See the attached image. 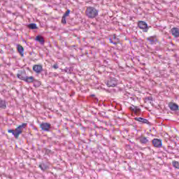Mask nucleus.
I'll list each match as a JSON object with an SVG mask.
<instances>
[{"label":"nucleus","mask_w":179,"mask_h":179,"mask_svg":"<svg viewBox=\"0 0 179 179\" xmlns=\"http://www.w3.org/2000/svg\"><path fill=\"white\" fill-rule=\"evenodd\" d=\"M135 108H136V106L132 105V106L130 107L131 111H134V112L135 111Z\"/></svg>","instance_id":"473e14b6"},{"label":"nucleus","mask_w":179,"mask_h":179,"mask_svg":"<svg viewBox=\"0 0 179 179\" xmlns=\"http://www.w3.org/2000/svg\"><path fill=\"white\" fill-rule=\"evenodd\" d=\"M35 78L34 76H25V83H34L35 80Z\"/></svg>","instance_id":"4468645a"},{"label":"nucleus","mask_w":179,"mask_h":179,"mask_svg":"<svg viewBox=\"0 0 179 179\" xmlns=\"http://www.w3.org/2000/svg\"><path fill=\"white\" fill-rule=\"evenodd\" d=\"M70 14H71V10L67 9L66 11L64 13V14L63 15V16L68 17V16H69Z\"/></svg>","instance_id":"b1692460"},{"label":"nucleus","mask_w":179,"mask_h":179,"mask_svg":"<svg viewBox=\"0 0 179 179\" xmlns=\"http://www.w3.org/2000/svg\"><path fill=\"white\" fill-rule=\"evenodd\" d=\"M136 140L138 141L141 145H147V143H149V139L143 136H138Z\"/></svg>","instance_id":"423d86ee"},{"label":"nucleus","mask_w":179,"mask_h":179,"mask_svg":"<svg viewBox=\"0 0 179 179\" xmlns=\"http://www.w3.org/2000/svg\"><path fill=\"white\" fill-rule=\"evenodd\" d=\"M52 68H54V69H58V68H59V66L57 64H53Z\"/></svg>","instance_id":"2f4dec72"},{"label":"nucleus","mask_w":179,"mask_h":179,"mask_svg":"<svg viewBox=\"0 0 179 179\" xmlns=\"http://www.w3.org/2000/svg\"><path fill=\"white\" fill-rule=\"evenodd\" d=\"M171 153L174 154V152H171Z\"/></svg>","instance_id":"e433bc0d"},{"label":"nucleus","mask_w":179,"mask_h":179,"mask_svg":"<svg viewBox=\"0 0 179 179\" xmlns=\"http://www.w3.org/2000/svg\"><path fill=\"white\" fill-rule=\"evenodd\" d=\"M138 27L143 30V33H148L152 26H149L146 22L141 20L138 22Z\"/></svg>","instance_id":"f03ea898"},{"label":"nucleus","mask_w":179,"mask_h":179,"mask_svg":"<svg viewBox=\"0 0 179 179\" xmlns=\"http://www.w3.org/2000/svg\"><path fill=\"white\" fill-rule=\"evenodd\" d=\"M109 41L111 44H114L115 45H117V43L114 41L113 39L109 38Z\"/></svg>","instance_id":"c85d7f7f"},{"label":"nucleus","mask_w":179,"mask_h":179,"mask_svg":"<svg viewBox=\"0 0 179 179\" xmlns=\"http://www.w3.org/2000/svg\"><path fill=\"white\" fill-rule=\"evenodd\" d=\"M34 85V87H40L41 86V81L35 79L34 80V83H32Z\"/></svg>","instance_id":"f3484780"},{"label":"nucleus","mask_w":179,"mask_h":179,"mask_svg":"<svg viewBox=\"0 0 179 179\" xmlns=\"http://www.w3.org/2000/svg\"><path fill=\"white\" fill-rule=\"evenodd\" d=\"M145 100H148L149 101H153V98L152 96H148L145 98Z\"/></svg>","instance_id":"c756f323"},{"label":"nucleus","mask_w":179,"mask_h":179,"mask_svg":"<svg viewBox=\"0 0 179 179\" xmlns=\"http://www.w3.org/2000/svg\"><path fill=\"white\" fill-rule=\"evenodd\" d=\"M99 115H100V117H104V115H106V113L104 112H99Z\"/></svg>","instance_id":"7c9ffc66"},{"label":"nucleus","mask_w":179,"mask_h":179,"mask_svg":"<svg viewBox=\"0 0 179 179\" xmlns=\"http://www.w3.org/2000/svg\"><path fill=\"white\" fill-rule=\"evenodd\" d=\"M64 71L66 73H72V67H66Z\"/></svg>","instance_id":"5701e85b"},{"label":"nucleus","mask_w":179,"mask_h":179,"mask_svg":"<svg viewBox=\"0 0 179 179\" xmlns=\"http://www.w3.org/2000/svg\"><path fill=\"white\" fill-rule=\"evenodd\" d=\"M117 85V79H115V78H110L106 82V85L108 86V87H115Z\"/></svg>","instance_id":"7ed1b4c3"},{"label":"nucleus","mask_w":179,"mask_h":179,"mask_svg":"<svg viewBox=\"0 0 179 179\" xmlns=\"http://www.w3.org/2000/svg\"><path fill=\"white\" fill-rule=\"evenodd\" d=\"M172 164L175 169H179V162L177 161H173Z\"/></svg>","instance_id":"4be33fe9"},{"label":"nucleus","mask_w":179,"mask_h":179,"mask_svg":"<svg viewBox=\"0 0 179 179\" xmlns=\"http://www.w3.org/2000/svg\"><path fill=\"white\" fill-rule=\"evenodd\" d=\"M134 113H141V108H138V106H136Z\"/></svg>","instance_id":"cd10ccee"},{"label":"nucleus","mask_w":179,"mask_h":179,"mask_svg":"<svg viewBox=\"0 0 179 179\" xmlns=\"http://www.w3.org/2000/svg\"><path fill=\"white\" fill-rule=\"evenodd\" d=\"M169 150H173L174 148L171 147V146H169L168 147Z\"/></svg>","instance_id":"72a5a7b5"},{"label":"nucleus","mask_w":179,"mask_h":179,"mask_svg":"<svg viewBox=\"0 0 179 179\" xmlns=\"http://www.w3.org/2000/svg\"><path fill=\"white\" fill-rule=\"evenodd\" d=\"M17 45H20V44H17Z\"/></svg>","instance_id":"4c0bfd02"},{"label":"nucleus","mask_w":179,"mask_h":179,"mask_svg":"<svg viewBox=\"0 0 179 179\" xmlns=\"http://www.w3.org/2000/svg\"><path fill=\"white\" fill-rule=\"evenodd\" d=\"M27 29H30L31 30H37L38 29V27H37V24L36 23H30L28 25H27Z\"/></svg>","instance_id":"2eb2a0df"},{"label":"nucleus","mask_w":179,"mask_h":179,"mask_svg":"<svg viewBox=\"0 0 179 179\" xmlns=\"http://www.w3.org/2000/svg\"><path fill=\"white\" fill-rule=\"evenodd\" d=\"M130 94H131L130 93H129V92H124V99H128V97H129V95H130Z\"/></svg>","instance_id":"a878e982"},{"label":"nucleus","mask_w":179,"mask_h":179,"mask_svg":"<svg viewBox=\"0 0 179 179\" xmlns=\"http://www.w3.org/2000/svg\"><path fill=\"white\" fill-rule=\"evenodd\" d=\"M92 113L94 114V115H96V114H97V113H94V111H92Z\"/></svg>","instance_id":"f704fd0d"},{"label":"nucleus","mask_w":179,"mask_h":179,"mask_svg":"<svg viewBox=\"0 0 179 179\" xmlns=\"http://www.w3.org/2000/svg\"><path fill=\"white\" fill-rule=\"evenodd\" d=\"M0 108H3V110L6 108V102L1 99H0Z\"/></svg>","instance_id":"6ab92c4d"},{"label":"nucleus","mask_w":179,"mask_h":179,"mask_svg":"<svg viewBox=\"0 0 179 179\" xmlns=\"http://www.w3.org/2000/svg\"><path fill=\"white\" fill-rule=\"evenodd\" d=\"M171 33L175 38H178L179 37V28L173 27L171 29Z\"/></svg>","instance_id":"6e6552de"},{"label":"nucleus","mask_w":179,"mask_h":179,"mask_svg":"<svg viewBox=\"0 0 179 179\" xmlns=\"http://www.w3.org/2000/svg\"><path fill=\"white\" fill-rule=\"evenodd\" d=\"M24 41V43H26V41Z\"/></svg>","instance_id":"ea45409f"},{"label":"nucleus","mask_w":179,"mask_h":179,"mask_svg":"<svg viewBox=\"0 0 179 179\" xmlns=\"http://www.w3.org/2000/svg\"><path fill=\"white\" fill-rule=\"evenodd\" d=\"M134 120L135 121H138L141 124H147L148 125L150 124V122H149L148 119H145L143 117H135Z\"/></svg>","instance_id":"9d476101"},{"label":"nucleus","mask_w":179,"mask_h":179,"mask_svg":"<svg viewBox=\"0 0 179 179\" xmlns=\"http://www.w3.org/2000/svg\"><path fill=\"white\" fill-rule=\"evenodd\" d=\"M17 52L21 57H24V48L22 45H17Z\"/></svg>","instance_id":"f8f14e48"},{"label":"nucleus","mask_w":179,"mask_h":179,"mask_svg":"<svg viewBox=\"0 0 179 179\" xmlns=\"http://www.w3.org/2000/svg\"><path fill=\"white\" fill-rule=\"evenodd\" d=\"M62 24H66V17H65L64 15H63L62 17Z\"/></svg>","instance_id":"393cba45"},{"label":"nucleus","mask_w":179,"mask_h":179,"mask_svg":"<svg viewBox=\"0 0 179 179\" xmlns=\"http://www.w3.org/2000/svg\"><path fill=\"white\" fill-rule=\"evenodd\" d=\"M34 72H36L38 75L41 72H43V66L41 64H34L32 68Z\"/></svg>","instance_id":"39448f33"},{"label":"nucleus","mask_w":179,"mask_h":179,"mask_svg":"<svg viewBox=\"0 0 179 179\" xmlns=\"http://www.w3.org/2000/svg\"><path fill=\"white\" fill-rule=\"evenodd\" d=\"M147 41H148V44L153 45L156 44V42L157 41V38H156V36H150L147 38Z\"/></svg>","instance_id":"9b49d317"},{"label":"nucleus","mask_w":179,"mask_h":179,"mask_svg":"<svg viewBox=\"0 0 179 179\" xmlns=\"http://www.w3.org/2000/svg\"><path fill=\"white\" fill-rule=\"evenodd\" d=\"M35 41H37L38 43H39L41 45H44V43H45L44 38L41 35H37L35 38Z\"/></svg>","instance_id":"1a4fd4ad"},{"label":"nucleus","mask_w":179,"mask_h":179,"mask_svg":"<svg viewBox=\"0 0 179 179\" xmlns=\"http://www.w3.org/2000/svg\"><path fill=\"white\" fill-rule=\"evenodd\" d=\"M41 128L43 131L48 132V131H50V129L51 128V124L47 122L42 123L41 124Z\"/></svg>","instance_id":"0eeeda50"},{"label":"nucleus","mask_w":179,"mask_h":179,"mask_svg":"<svg viewBox=\"0 0 179 179\" xmlns=\"http://www.w3.org/2000/svg\"><path fill=\"white\" fill-rule=\"evenodd\" d=\"M95 135H96V136H97V132L96 131H95Z\"/></svg>","instance_id":"c9c22d12"},{"label":"nucleus","mask_w":179,"mask_h":179,"mask_svg":"<svg viewBox=\"0 0 179 179\" xmlns=\"http://www.w3.org/2000/svg\"><path fill=\"white\" fill-rule=\"evenodd\" d=\"M152 145H153L154 148H162V146H163L162 140H160L159 138H154L152 140Z\"/></svg>","instance_id":"20e7f679"},{"label":"nucleus","mask_w":179,"mask_h":179,"mask_svg":"<svg viewBox=\"0 0 179 179\" xmlns=\"http://www.w3.org/2000/svg\"><path fill=\"white\" fill-rule=\"evenodd\" d=\"M169 107L171 111H178V105L177 103H169Z\"/></svg>","instance_id":"ddd939ff"},{"label":"nucleus","mask_w":179,"mask_h":179,"mask_svg":"<svg viewBox=\"0 0 179 179\" xmlns=\"http://www.w3.org/2000/svg\"><path fill=\"white\" fill-rule=\"evenodd\" d=\"M1 52H3V51L1 50Z\"/></svg>","instance_id":"58836bf2"},{"label":"nucleus","mask_w":179,"mask_h":179,"mask_svg":"<svg viewBox=\"0 0 179 179\" xmlns=\"http://www.w3.org/2000/svg\"><path fill=\"white\" fill-rule=\"evenodd\" d=\"M8 134H12L13 136H15V129H8Z\"/></svg>","instance_id":"bb28decb"},{"label":"nucleus","mask_w":179,"mask_h":179,"mask_svg":"<svg viewBox=\"0 0 179 179\" xmlns=\"http://www.w3.org/2000/svg\"><path fill=\"white\" fill-rule=\"evenodd\" d=\"M38 167L40 169L42 170V171H45V170L48 169V166L45 163H41V164H39Z\"/></svg>","instance_id":"a211bd4d"},{"label":"nucleus","mask_w":179,"mask_h":179,"mask_svg":"<svg viewBox=\"0 0 179 179\" xmlns=\"http://www.w3.org/2000/svg\"><path fill=\"white\" fill-rule=\"evenodd\" d=\"M26 127H27V123H22V124L19 125L17 129L22 131V129H23V128H26Z\"/></svg>","instance_id":"aec40b11"},{"label":"nucleus","mask_w":179,"mask_h":179,"mask_svg":"<svg viewBox=\"0 0 179 179\" xmlns=\"http://www.w3.org/2000/svg\"><path fill=\"white\" fill-rule=\"evenodd\" d=\"M85 15L89 19H94L99 16V9L94 6H87Z\"/></svg>","instance_id":"f257e3e1"},{"label":"nucleus","mask_w":179,"mask_h":179,"mask_svg":"<svg viewBox=\"0 0 179 179\" xmlns=\"http://www.w3.org/2000/svg\"><path fill=\"white\" fill-rule=\"evenodd\" d=\"M17 78H18V79H20V80H24V82L26 80V76H22V74L20 73L17 74Z\"/></svg>","instance_id":"412c9836"},{"label":"nucleus","mask_w":179,"mask_h":179,"mask_svg":"<svg viewBox=\"0 0 179 179\" xmlns=\"http://www.w3.org/2000/svg\"><path fill=\"white\" fill-rule=\"evenodd\" d=\"M22 132H23V131L20 130L17 128H16L14 130V137L15 138V139H19V135H20V134H22Z\"/></svg>","instance_id":"dca6fc26"}]
</instances>
